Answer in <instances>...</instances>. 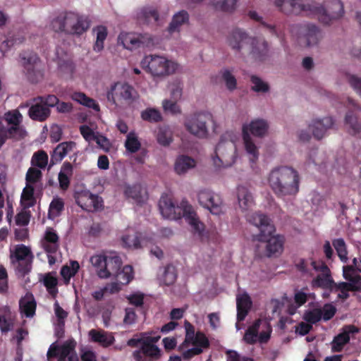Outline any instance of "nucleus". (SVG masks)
<instances>
[{"instance_id": "f257e3e1", "label": "nucleus", "mask_w": 361, "mask_h": 361, "mask_svg": "<svg viewBox=\"0 0 361 361\" xmlns=\"http://www.w3.org/2000/svg\"><path fill=\"white\" fill-rule=\"evenodd\" d=\"M274 5L286 15H315L324 24H329L344 13L343 4L340 0H332L328 9L310 0H274Z\"/></svg>"}, {"instance_id": "f03ea898", "label": "nucleus", "mask_w": 361, "mask_h": 361, "mask_svg": "<svg viewBox=\"0 0 361 361\" xmlns=\"http://www.w3.org/2000/svg\"><path fill=\"white\" fill-rule=\"evenodd\" d=\"M267 180L269 186L277 197L295 196L299 192L300 176L292 167L281 166L274 168Z\"/></svg>"}, {"instance_id": "7ed1b4c3", "label": "nucleus", "mask_w": 361, "mask_h": 361, "mask_svg": "<svg viewBox=\"0 0 361 361\" xmlns=\"http://www.w3.org/2000/svg\"><path fill=\"white\" fill-rule=\"evenodd\" d=\"M159 207L164 218L179 219L183 216L191 226L194 234L200 238L204 235V224L200 221L192 207L187 201L183 200L180 206H176L171 198L166 195L161 197Z\"/></svg>"}, {"instance_id": "20e7f679", "label": "nucleus", "mask_w": 361, "mask_h": 361, "mask_svg": "<svg viewBox=\"0 0 361 361\" xmlns=\"http://www.w3.org/2000/svg\"><path fill=\"white\" fill-rule=\"evenodd\" d=\"M250 223L255 226L259 233L255 235V240L266 242V252L268 257L280 254L283 247V238L274 235L275 226L270 218L262 213H254L248 217Z\"/></svg>"}, {"instance_id": "39448f33", "label": "nucleus", "mask_w": 361, "mask_h": 361, "mask_svg": "<svg viewBox=\"0 0 361 361\" xmlns=\"http://www.w3.org/2000/svg\"><path fill=\"white\" fill-rule=\"evenodd\" d=\"M229 46L234 50L240 51L245 44L250 46V54L255 59L263 61L269 56V45L264 39L251 37L240 28H235L228 39Z\"/></svg>"}, {"instance_id": "423d86ee", "label": "nucleus", "mask_w": 361, "mask_h": 361, "mask_svg": "<svg viewBox=\"0 0 361 361\" xmlns=\"http://www.w3.org/2000/svg\"><path fill=\"white\" fill-rule=\"evenodd\" d=\"M51 24L56 32L80 35L88 30L90 20L87 16L68 12L63 16L56 18Z\"/></svg>"}, {"instance_id": "0eeeda50", "label": "nucleus", "mask_w": 361, "mask_h": 361, "mask_svg": "<svg viewBox=\"0 0 361 361\" xmlns=\"http://www.w3.org/2000/svg\"><path fill=\"white\" fill-rule=\"evenodd\" d=\"M3 120L6 123L5 126L0 122V145L2 146L7 140H19L25 137L26 132L21 126L23 116L18 109L6 112Z\"/></svg>"}, {"instance_id": "6e6552de", "label": "nucleus", "mask_w": 361, "mask_h": 361, "mask_svg": "<svg viewBox=\"0 0 361 361\" xmlns=\"http://www.w3.org/2000/svg\"><path fill=\"white\" fill-rule=\"evenodd\" d=\"M90 262L100 279L114 276L123 264L121 257L116 252L94 255L90 257Z\"/></svg>"}, {"instance_id": "1a4fd4ad", "label": "nucleus", "mask_w": 361, "mask_h": 361, "mask_svg": "<svg viewBox=\"0 0 361 361\" xmlns=\"http://www.w3.org/2000/svg\"><path fill=\"white\" fill-rule=\"evenodd\" d=\"M268 128L269 125L264 119H255L252 121L249 125L243 126V140L247 153L251 156L250 161L252 162H255L258 159L259 151L252 141L250 133L255 137H262L267 133Z\"/></svg>"}, {"instance_id": "9d476101", "label": "nucleus", "mask_w": 361, "mask_h": 361, "mask_svg": "<svg viewBox=\"0 0 361 361\" xmlns=\"http://www.w3.org/2000/svg\"><path fill=\"white\" fill-rule=\"evenodd\" d=\"M34 258L31 249L23 244L16 245L11 251V262L18 278H24L31 272Z\"/></svg>"}, {"instance_id": "9b49d317", "label": "nucleus", "mask_w": 361, "mask_h": 361, "mask_svg": "<svg viewBox=\"0 0 361 361\" xmlns=\"http://www.w3.org/2000/svg\"><path fill=\"white\" fill-rule=\"evenodd\" d=\"M19 58L23 72L31 83H37L43 79L42 61L37 54L24 51L20 54Z\"/></svg>"}, {"instance_id": "f8f14e48", "label": "nucleus", "mask_w": 361, "mask_h": 361, "mask_svg": "<svg viewBox=\"0 0 361 361\" xmlns=\"http://www.w3.org/2000/svg\"><path fill=\"white\" fill-rule=\"evenodd\" d=\"M142 67L154 76H163L173 73L177 64L157 55L145 56L141 61Z\"/></svg>"}, {"instance_id": "ddd939ff", "label": "nucleus", "mask_w": 361, "mask_h": 361, "mask_svg": "<svg viewBox=\"0 0 361 361\" xmlns=\"http://www.w3.org/2000/svg\"><path fill=\"white\" fill-rule=\"evenodd\" d=\"M209 123H214L212 114L206 111L199 112L187 118L185 127L192 135L204 138L208 135Z\"/></svg>"}, {"instance_id": "4468645a", "label": "nucleus", "mask_w": 361, "mask_h": 361, "mask_svg": "<svg viewBox=\"0 0 361 361\" xmlns=\"http://www.w3.org/2000/svg\"><path fill=\"white\" fill-rule=\"evenodd\" d=\"M137 92L134 87L128 83L115 82L107 92V99L114 104H130L136 98Z\"/></svg>"}, {"instance_id": "2eb2a0df", "label": "nucleus", "mask_w": 361, "mask_h": 361, "mask_svg": "<svg viewBox=\"0 0 361 361\" xmlns=\"http://www.w3.org/2000/svg\"><path fill=\"white\" fill-rule=\"evenodd\" d=\"M236 158V149L233 142H227L221 138L215 148V157L214 164L217 167H228L235 163Z\"/></svg>"}, {"instance_id": "dca6fc26", "label": "nucleus", "mask_w": 361, "mask_h": 361, "mask_svg": "<svg viewBox=\"0 0 361 361\" xmlns=\"http://www.w3.org/2000/svg\"><path fill=\"white\" fill-rule=\"evenodd\" d=\"M292 32L298 35L300 42L308 47L317 44L321 38V32L317 26L313 24H298L293 27Z\"/></svg>"}, {"instance_id": "f3484780", "label": "nucleus", "mask_w": 361, "mask_h": 361, "mask_svg": "<svg viewBox=\"0 0 361 361\" xmlns=\"http://www.w3.org/2000/svg\"><path fill=\"white\" fill-rule=\"evenodd\" d=\"M197 197L200 204L212 214L218 215L222 212L223 202L219 195L208 189H202L199 191Z\"/></svg>"}, {"instance_id": "a211bd4d", "label": "nucleus", "mask_w": 361, "mask_h": 361, "mask_svg": "<svg viewBox=\"0 0 361 361\" xmlns=\"http://www.w3.org/2000/svg\"><path fill=\"white\" fill-rule=\"evenodd\" d=\"M162 356L161 350L157 345L144 342L143 345L133 353L135 361H157Z\"/></svg>"}, {"instance_id": "6ab92c4d", "label": "nucleus", "mask_w": 361, "mask_h": 361, "mask_svg": "<svg viewBox=\"0 0 361 361\" xmlns=\"http://www.w3.org/2000/svg\"><path fill=\"white\" fill-rule=\"evenodd\" d=\"M76 148V143L73 141L62 142L57 145L51 153L50 166L60 163L68 154L73 152Z\"/></svg>"}, {"instance_id": "aec40b11", "label": "nucleus", "mask_w": 361, "mask_h": 361, "mask_svg": "<svg viewBox=\"0 0 361 361\" xmlns=\"http://www.w3.org/2000/svg\"><path fill=\"white\" fill-rule=\"evenodd\" d=\"M334 123L332 117L328 116L322 119L314 120L309 127L312 131L313 136L316 139L320 140L326 135V131L332 128Z\"/></svg>"}, {"instance_id": "412c9836", "label": "nucleus", "mask_w": 361, "mask_h": 361, "mask_svg": "<svg viewBox=\"0 0 361 361\" xmlns=\"http://www.w3.org/2000/svg\"><path fill=\"white\" fill-rule=\"evenodd\" d=\"M33 104L30 106L28 115L33 121L42 122L46 121L51 114V110L46 105H44L41 101H33Z\"/></svg>"}, {"instance_id": "4be33fe9", "label": "nucleus", "mask_w": 361, "mask_h": 361, "mask_svg": "<svg viewBox=\"0 0 361 361\" xmlns=\"http://www.w3.org/2000/svg\"><path fill=\"white\" fill-rule=\"evenodd\" d=\"M124 192L128 198L132 199L138 205L144 204L148 198L146 190L140 183L128 185Z\"/></svg>"}, {"instance_id": "5701e85b", "label": "nucleus", "mask_w": 361, "mask_h": 361, "mask_svg": "<svg viewBox=\"0 0 361 361\" xmlns=\"http://www.w3.org/2000/svg\"><path fill=\"white\" fill-rule=\"evenodd\" d=\"M118 41L127 49H133L145 45L144 36L133 33L121 32L118 36Z\"/></svg>"}, {"instance_id": "b1692460", "label": "nucleus", "mask_w": 361, "mask_h": 361, "mask_svg": "<svg viewBox=\"0 0 361 361\" xmlns=\"http://www.w3.org/2000/svg\"><path fill=\"white\" fill-rule=\"evenodd\" d=\"M89 336L92 342L99 343L103 348L109 347L115 341V338L112 334L104 330L91 329L89 331Z\"/></svg>"}, {"instance_id": "393cba45", "label": "nucleus", "mask_w": 361, "mask_h": 361, "mask_svg": "<svg viewBox=\"0 0 361 361\" xmlns=\"http://www.w3.org/2000/svg\"><path fill=\"white\" fill-rule=\"evenodd\" d=\"M43 247L48 253H55L59 249V236L54 229L47 228L44 238Z\"/></svg>"}, {"instance_id": "a878e982", "label": "nucleus", "mask_w": 361, "mask_h": 361, "mask_svg": "<svg viewBox=\"0 0 361 361\" xmlns=\"http://www.w3.org/2000/svg\"><path fill=\"white\" fill-rule=\"evenodd\" d=\"M237 320L243 321L248 314L252 305V301L247 294H243L237 298Z\"/></svg>"}, {"instance_id": "bb28decb", "label": "nucleus", "mask_w": 361, "mask_h": 361, "mask_svg": "<svg viewBox=\"0 0 361 361\" xmlns=\"http://www.w3.org/2000/svg\"><path fill=\"white\" fill-rule=\"evenodd\" d=\"M237 196L239 206L242 210H247L253 205L252 195L246 187L243 185L238 186L237 188Z\"/></svg>"}, {"instance_id": "cd10ccee", "label": "nucleus", "mask_w": 361, "mask_h": 361, "mask_svg": "<svg viewBox=\"0 0 361 361\" xmlns=\"http://www.w3.org/2000/svg\"><path fill=\"white\" fill-rule=\"evenodd\" d=\"M195 165L196 161L194 159L187 155H180L176 160L174 169L178 174L181 175L194 168Z\"/></svg>"}, {"instance_id": "c85d7f7f", "label": "nucleus", "mask_w": 361, "mask_h": 361, "mask_svg": "<svg viewBox=\"0 0 361 361\" xmlns=\"http://www.w3.org/2000/svg\"><path fill=\"white\" fill-rule=\"evenodd\" d=\"M189 20V15L187 11L183 10L176 13L171 22L169 24L168 30L169 32H174L179 31L180 27L185 23H188Z\"/></svg>"}, {"instance_id": "c756f323", "label": "nucleus", "mask_w": 361, "mask_h": 361, "mask_svg": "<svg viewBox=\"0 0 361 361\" xmlns=\"http://www.w3.org/2000/svg\"><path fill=\"white\" fill-rule=\"evenodd\" d=\"M113 277L121 285H127L134 278L133 268L131 265H126L122 269L121 267Z\"/></svg>"}, {"instance_id": "7c9ffc66", "label": "nucleus", "mask_w": 361, "mask_h": 361, "mask_svg": "<svg viewBox=\"0 0 361 361\" xmlns=\"http://www.w3.org/2000/svg\"><path fill=\"white\" fill-rule=\"evenodd\" d=\"M137 19L141 23H156L159 20V13L155 9L144 8L137 13Z\"/></svg>"}, {"instance_id": "2f4dec72", "label": "nucleus", "mask_w": 361, "mask_h": 361, "mask_svg": "<svg viewBox=\"0 0 361 361\" xmlns=\"http://www.w3.org/2000/svg\"><path fill=\"white\" fill-rule=\"evenodd\" d=\"M25 38L20 32L9 33L8 37L4 40L0 46V51L2 53L7 51L11 47L22 44Z\"/></svg>"}, {"instance_id": "473e14b6", "label": "nucleus", "mask_w": 361, "mask_h": 361, "mask_svg": "<svg viewBox=\"0 0 361 361\" xmlns=\"http://www.w3.org/2000/svg\"><path fill=\"white\" fill-rule=\"evenodd\" d=\"M71 99L78 103L85 106L89 108H92L94 110L99 111V105L96 101L89 97H87L85 93L80 92H74L71 96Z\"/></svg>"}, {"instance_id": "72a5a7b5", "label": "nucleus", "mask_w": 361, "mask_h": 361, "mask_svg": "<svg viewBox=\"0 0 361 361\" xmlns=\"http://www.w3.org/2000/svg\"><path fill=\"white\" fill-rule=\"evenodd\" d=\"M19 307L21 312L23 313L26 317H32L35 314L36 302L32 297H25L20 299Z\"/></svg>"}, {"instance_id": "f704fd0d", "label": "nucleus", "mask_w": 361, "mask_h": 361, "mask_svg": "<svg viewBox=\"0 0 361 361\" xmlns=\"http://www.w3.org/2000/svg\"><path fill=\"white\" fill-rule=\"evenodd\" d=\"M177 279V271L174 266L168 264L164 268V271L160 277L162 284L169 286L173 285Z\"/></svg>"}, {"instance_id": "c9c22d12", "label": "nucleus", "mask_w": 361, "mask_h": 361, "mask_svg": "<svg viewBox=\"0 0 361 361\" xmlns=\"http://www.w3.org/2000/svg\"><path fill=\"white\" fill-rule=\"evenodd\" d=\"M313 284L315 286L332 290L334 286V281L331 277V271L329 273L319 274L313 280Z\"/></svg>"}, {"instance_id": "e433bc0d", "label": "nucleus", "mask_w": 361, "mask_h": 361, "mask_svg": "<svg viewBox=\"0 0 361 361\" xmlns=\"http://www.w3.org/2000/svg\"><path fill=\"white\" fill-rule=\"evenodd\" d=\"M96 32L97 38L94 44V50L99 52L104 49V43L107 37V28L104 25H99L93 29Z\"/></svg>"}, {"instance_id": "4c0bfd02", "label": "nucleus", "mask_w": 361, "mask_h": 361, "mask_svg": "<svg viewBox=\"0 0 361 361\" xmlns=\"http://www.w3.org/2000/svg\"><path fill=\"white\" fill-rule=\"evenodd\" d=\"M345 121L347 125H349L350 128V133L357 135L361 133V121L357 120L353 111H349L345 118Z\"/></svg>"}, {"instance_id": "58836bf2", "label": "nucleus", "mask_w": 361, "mask_h": 361, "mask_svg": "<svg viewBox=\"0 0 361 361\" xmlns=\"http://www.w3.org/2000/svg\"><path fill=\"white\" fill-rule=\"evenodd\" d=\"M126 149L130 153L137 152L141 147V143L134 132H130L125 141Z\"/></svg>"}, {"instance_id": "ea45409f", "label": "nucleus", "mask_w": 361, "mask_h": 361, "mask_svg": "<svg viewBox=\"0 0 361 361\" xmlns=\"http://www.w3.org/2000/svg\"><path fill=\"white\" fill-rule=\"evenodd\" d=\"M76 346V342L74 340H68L66 341L60 348H59V361H66V359L68 358L72 354L75 353V348Z\"/></svg>"}, {"instance_id": "a19ab883", "label": "nucleus", "mask_w": 361, "mask_h": 361, "mask_svg": "<svg viewBox=\"0 0 361 361\" xmlns=\"http://www.w3.org/2000/svg\"><path fill=\"white\" fill-rule=\"evenodd\" d=\"M332 244L341 261L346 263L348 261V251L344 240L343 238L334 239Z\"/></svg>"}, {"instance_id": "79ce46f5", "label": "nucleus", "mask_w": 361, "mask_h": 361, "mask_svg": "<svg viewBox=\"0 0 361 361\" xmlns=\"http://www.w3.org/2000/svg\"><path fill=\"white\" fill-rule=\"evenodd\" d=\"M259 320L249 326L244 335V340L248 344H255L257 341Z\"/></svg>"}, {"instance_id": "37998d69", "label": "nucleus", "mask_w": 361, "mask_h": 361, "mask_svg": "<svg viewBox=\"0 0 361 361\" xmlns=\"http://www.w3.org/2000/svg\"><path fill=\"white\" fill-rule=\"evenodd\" d=\"M190 344L203 350V348H209V341L203 332L198 331L196 332L195 336L192 338V340L189 341L185 346L187 347Z\"/></svg>"}, {"instance_id": "c03bdc74", "label": "nucleus", "mask_w": 361, "mask_h": 361, "mask_svg": "<svg viewBox=\"0 0 361 361\" xmlns=\"http://www.w3.org/2000/svg\"><path fill=\"white\" fill-rule=\"evenodd\" d=\"M141 118L142 120L150 123H158L162 119L161 113L153 108H147L142 111Z\"/></svg>"}, {"instance_id": "a18cd8bd", "label": "nucleus", "mask_w": 361, "mask_h": 361, "mask_svg": "<svg viewBox=\"0 0 361 361\" xmlns=\"http://www.w3.org/2000/svg\"><path fill=\"white\" fill-rule=\"evenodd\" d=\"M350 341V336L347 334L341 333L334 337L331 343L332 352H341L343 346Z\"/></svg>"}, {"instance_id": "49530a36", "label": "nucleus", "mask_w": 361, "mask_h": 361, "mask_svg": "<svg viewBox=\"0 0 361 361\" xmlns=\"http://www.w3.org/2000/svg\"><path fill=\"white\" fill-rule=\"evenodd\" d=\"M48 164V155L43 151L40 150L35 152L31 159V164L39 169H44Z\"/></svg>"}, {"instance_id": "de8ad7c7", "label": "nucleus", "mask_w": 361, "mask_h": 361, "mask_svg": "<svg viewBox=\"0 0 361 361\" xmlns=\"http://www.w3.org/2000/svg\"><path fill=\"white\" fill-rule=\"evenodd\" d=\"M221 74L226 88L231 92L235 90L237 88V80L232 73L228 69H223Z\"/></svg>"}, {"instance_id": "09e8293b", "label": "nucleus", "mask_w": 361, "mask_h": 361, "mask_svg": "<svg viewBox=\"0 0 361 361\" xmlns=\"http://www.w3.org/2000/svg\"><path fill=\"white\" fill-rule=\"evenodd\" d=\"M44 286L46 287L47 291L52 295H56L57 290L58 280L56 276H54L51 273H47L44 275L43 279Z\"/></svg>"}, {"instance_id": "8fccbe9b", "label": "nucleus", "mask_w": 361, "mask_h": 361, "mask_svg": "<svg viewBox=\"0 0 361 361\" xmlns=\"http://www.w3.org/2000/svg\"><path fill=\"white\" fill-rule=\"evenodd\" d=\"M121 240L125 247L135 249L140 247L139 237L135 233L123 235L121 238Z\"/></svg>"}, {"instance_id": "3c124183", "label": "nucleus", "mask_w": 361, "mask_h": 361, "mask_svg": "<svg viewBox=\"0 0 361 361\" xmlns=\"http://www.w3.org/2000/svg\"><path fill=\"white\" fill-rule=\"evenodd\" d=\"M250 81L253 84L252 90L256 92H267L269 90V85L264 82L260 78L256 75H252Z\"/></svg>"}, {"instance_id": "603ef678", "label": "nucleus", "mask_w": 361, "mask_h": 361, "mask_svg": "<svg viewBox=\"0 0 361 361\" xmlns=\"http://www.w3.org/2000/svg\"><path fill=\"white\" fill-rule=\"evenodd\" d=\"M157 140L159 144L162 146H169L173 141L171 133L166 128H159Z\"/></svg>"}, {"instance_id": "864d4df0", "label": "nucleus", "mask_w": 361, "mask_h": 361, "mask_svg": "<svg viewBox=\"0 0 361 361\" xmlns=\"http://www.w3.org/2000/svg\"><path fill=\"white\" fill-rule=\"evenodd\" d=\"M322 312L319 308L307 311L304 314V319L311 325L317 323L322 319Z\"/></svg>"}, {"instance_id": "5fc2aeb1", "label": "nucleus", "mask_w": 361, "mask_h": 361, "mask_svg": "<svg viewBox=\"0 0 361 361\" xmlns=\"http://www.w3.org/2000/svg\"><path fill=\"white\" fill-rule=\"evenodd\" d=\"M357 271L355 268L354 266H344L343 268V277L351 282L353 283H357L361 277L357 274Z\"/></svg>"}, {"instance_id": "6e6d98bb", "label": "nucleus", "mask_w": 361, "mask_h": 361, "mask_svg": "<svg viewBox=\"0 0 361 361\" xmlns=\"http://www.w3.org/2000/svg\"><path fill=\"white\" fill-rule=\"evenodd\" d=\"M34 192V186L32 184L27 183L26 187L23 190L21 200L28 202L27 207H32L35 202Z\"/></svg>"}, {"instance_id": "4d7b16f0", "label": "nucleus", "mask_w": 361, "mask_h": 361, "mask_svg": "<svg viewBox=\"0 0 361 361\" xmlns=\"http://www.w3.org/2000/svg\"><path fill=\"white\" fill-rule=\"evenodd\" d=\"M42 177V171L35 167H30L26 173V182L30 184H35L41 180Z\"/></svg>"}, {"instance_id": "13d9d810", "label": "nucleus", "mask_w": 361, "mask_h": 361, "mask_svg": "<svg viewBox=\"0 0 361 361\" xmlns=\"http://www.w3.org/2000/svg\"><path fill=\"white\" fill-rule=\"evenodd\" d=\"M77 202L78 205H80L84 210L92 211V205H94V202L92 197H87V192L78 197L77 199Z\"/></svg>"}, {"instance_id": "bf43d9fd", "label": "nucleus", "mask_w": 361, "mask_h": 361, "mask_svg": "<svg viewBox=\"0 0 361 361\" xmlns=\"http://www.w3.org/2000/svg\"><path fill=\"white\" fill-rule=\"evenodd\" d=\"M33 101H41V102H43L44 105H46L50 109V107H54L57 105L59 99L54 94H49L47 96L36 97L33 98Z\"/></svg>"}, {"instance_id": "052dcab7", "label": "nucleus", "mask_w": 361, "mask_h": 361, "mask_svg": "<svg viewBox=\"0 0 361 361\" xmlns=\"http://www.w3.org/2000/svg\"><path fill=\"white\" fill-rule=\"evenodd\" d=\"M237 0H220L215 4V8L222 11H232L235 9Z\"/></svg>"}, {"instance_id": "680f3d73", "label": "nucleus", "mask_w": 361, "mask_h": 361, "mask_svg": "<svg viewBox=\"0 0 361 361\" xmlns=\"http://www.w3.org/2000/svg\"><path fill=\"white\" fill-rule=\"evenodd\" d=\"M184 326L185 329V341L181 345L182 347H184L189 341H192V338H194L196 334L195 327L190 322L185 320L184 322Z\"/></svg>"}, {"instance_id": "e2e57ef3", "label": "nucleus", "mask_w": 361, "mask_h": 361, "mask_svg": "<svg viewBox=\"0 0 361 361\" xmlns=\"http://www.w3.org/2000/svg\"><path fill=\"white\" fill-rule=\"evenodd\" d=\"M322 310V317L324 321H329L334 317L336 313V308L332 304H325Z\"/></svg>"}, {"instance_id": "0e129e2a", "label": "nucleus", "mask_w": 361, "mask_h": 361, "mask_svg": "<svg viewBox=\"0 0 361 361\" xmlns=\"http://www.w3.org/2000/svg\"><path fill=\"white\" fill-rule=\"evenodd\" d=\"M13 328V322L11 319L6 318V315H0V329L2 334H6Z\"/></svg>"}, {"instance_id": "69168bd1", "label": "nucleus", "mask_w": 361, "mask_h": 361, "mask_svg": "<svg viewBox=\"0 0 361 361\" xmlns=\"http://www.w3.org/2000/svg\"><path fill=\"white\" fill-rule=\"evenodd\" d=\"M310 262L306 259L299 258L295 261V267L296 269L302 274H309L310 268L309 265Z\"/></svg>"}, {"instance_id": "338daca9", "label": "nucleus", "mask_w": 361, "mask_h": 361, "mask_svg": "<svg viewBox=\"0 0 361 361\" xmlns=\"http://www.w3.org/2000/svg\"><path fill=\"white\" fill-rule=\"evenodd\" d=\"M348 81L353 90L360 95H361V78L355 75H348Z\"/></svg>"}, {"instance_id": "774afa93", "label": "nucleus", "mask_w": 361, "mask_h": 361, "mask_svg": "<svg viewBox=\"0 0 361 361\" xmlns=\"http://www.w3.org/2000/svg\"><path fill=\"white\" fill-rule=\"evenodd\" d=\"M227 361H254L252 357L241 356L235 350H228L226 353Z\"/></svg>"}]
</instances>
